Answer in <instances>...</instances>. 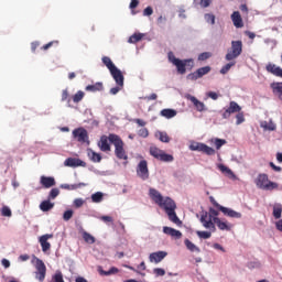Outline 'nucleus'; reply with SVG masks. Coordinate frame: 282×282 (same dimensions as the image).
Segmentation results:
<instances>
[{
  "label": "nucleus",
  "mask_w": 282,
  "mask_h": 282,
  "mask_svg": "<svg viewBox=\"0 0 282 282\" xmlns=\"http://www.w3.org/2000/svg\"><path fill=\"white\" fill-rule=\"evenodd\" d=\"M210 70H212L210 66L199 67L195 72L189 73L186 76V78H187V80L195 82V80L203 78L205 75L209 74Z\"/></svg>",
  "instance_id": "nucleus-9"
},
{
  "label": "nucleus",
  "mask_w": 282,
  "mask_h": 282,
  "mask_svg": "<svg viewBox=\"0 0 282 282\" xmlns=\"http://www.w3.org/2000/svg\"><path fill=\"white\" fill-rule=\"evenodd\" d=\"M110 134L106 135L102 134L98 141V148L101 152H110L111 145H110Z\"/></svg>",
  "instance_id": "nucleus-16"
},
{
  "label": "nucleus",
  "mask_w": 282,
  "mask_h": 282,
  "mask_svg": "<svg viewBox=\"0 0 282 282\" xmlns=\"http://www.w3.org/2000/svg\"><path fill=\"white\" fill-rule=\"evenodd\" d=\"M153 14V8L152 7H147L143 10V17H151Z\"/></svg>",
  "instance_id": "nucleus-61"
},
{
  "label": "nucleus",
  "mask_w": 282,
  "mask_h": 282,
  "mask_svg": "<svg viewBox=\"0 0 282 282\" xmlns=\"http://www.w3.org/2000/svg\"><path fill=\"white\" fill-rule=\"evenodd\" d=\"M218 216H219V212L210 207L209 213L208 212L202 213L199 221L205 229H209L210 232H216L217 228H216L214 218H218Z\"/></svg>",
  "instance_id": "nucleus-2"
},
{
  "label": "nucleus",
  "mask_w": 282,
  "mask_h": 282,
  "mask_svg": "<svg viewBox=\"0 0 282 282\" xmlns=\"http://www.w3.org/2000/svg\"><path fill=\"white\" fill-rule=\"evenodd\" d=\"M101 62L107 67L109 73L117 68V66L113 64L112 59L109 56H104L101 58Z\"/></svg>",
  "instance_id": "nucleus-34"
},
{
  "label": "nucleus",
  "mask_w": 282,
  "mask_h": 282,
  "mask_svg": "<svg viewBox=\"0 0 282 282\" xmlns=\"http://www.w3.org/2000/svg\"><path fill=\"white\" fill-rule=\"evenodd\" d=\"M196 235L199 239H210L212 238V231L207 230H196Z\"/></svg>",
  "instance_id": "nucleus-42"
},
{
  "label": "nucleus",
  "mask_w": 282,
  "mask_h": 282,
  "mask_svg": "<svg viewBox=\"0 0 282 282\" xmlns=\"http://www.w3.org/2000/svg\"><path fill=\"white\" fill-rule=\"evenodd\" d=\"M189 150L191 151H197V152H202L208 156L215 155L216 154V150L209 145H207L206 143H202V142H193L189 144Z\"/></svg>",
  "instance_id": "nucleus-7"
},
{
  "label": "nucleus",
  "mask_w": 282,
  "mask_h": 282,
  "mask_svg": "<svg viewBox=\"0 0 282 282\" xmlns=\"http://www.w3.org/2000/svg\"><path fill=\"white\" fill-rule=\"evenodd\" d=\"M54 238L53 234H44L40 236V246H42V251L47 252L51 249V243L48 242V239Z\"/></svg>",
  "instance_id": "nucleus-20"
},
{
  "label": "nucleus",
  "mask_w": 282,
  "mask_h": 282,
  "mask_svg": "<svg viewBox=\"0 0 282 282\" xmlns=\"http://www.w3.org/2000/svg\"><path fill=\"white\" fill-rule=\"evenodd\" d=\"M265 72L275 76V77L282 78V67L278 66L274 63H268L265 65Z\"/></svg>",
  "instance_id": "nucleus-19"
},
{
  "label": "nucleus",
  "mask_w": 282,
  "mask_h": 282,
  "mask_svg": "<svg viewBox=\"0 0 282 282\" xmlns=\"http://www.w3.org/2000/svg\"><path fill=\"white\" fill-rule=\"evenodd\" d=\"M165 22H166V17L160 15V17L156 19V24H158L159 26L164 25Z\"/></svg>",
  "instance_id": "nucleus-62"
},
{
  "label": "nucleus",
  "mask_w": 282,
  "mask_h": 282,
  "mask_svg": "<svg viewBox=\"0 0 282 282\" xmlns=\"http://www.w3.org/2000/svg\"><path fill=\"white\" fill-rule=\"evenodd\" d=\"M104 90V84L101 82H96L95 84L87 85L85 91L88 93H98Z\"/></svg>",
  "instance_id": "nucleus-28"
},
{
  "label": "nucleus",
  "mask_w": 282,
  "mask_h": 282,
  "mask_svg": "<svg viewBox=\"0 0 282 282\" xmlns=\"http://www.w3.org/2000/svg\"><path fill=\"white\" fill-rule=\"evenodd\" d=\"M254 184L258 188L263 191H274L279 188V184L270 181L267 173H259L254 180Z\"/></svg>",
  "instance_id": "nucleus-4"
},
{
  "label": "nucleus",
  "mask_w": 282,
  "mask_h": 282,
  "mask_svg": "<svg viewBox=\"0 0 282 282\" xmlns=\"http://www.w3.org/2000/svg\"><path fill=\"white\" fill-rule=\"evenodd\" d=\"M242 110L241 106L237 101H230L229 106L221 113L223 119H229L231 115L238 113Z\"/></svg>",
  "instance_id": "nucleus-11"
},
{
  "label": "nucleus",
  "mask_w": 282,
  "mask_h": 282,
  "mask_svg": "<svg viewBox=\"0 0 282 282\" xmlns=\"http://www.w3.org/2000/svg\"><path fill=\"white\" fill-rule=\"evenodd\" d=\"M122 88H123V86L117 85V86L110 88L109 93H110V95H113V96H115V95H117L119 91H121Z\"/></svg>",
  "instance_id": "nucleus-57"
},
{
  "label": "nucleus",
  "mask_w": 282,
  "mask_h": 282,
  "mask_svg": "<svg viewBox=\"0 0 282 282\" xmlns=\"http://www.w3.org/2000/svg\"><path fill=\"white\" fill-rule=\"evenodd\" d=\"M214 225L218 227L219 230L221 231H230L232 228V225L229 224L228 221L221 220L219 217H213Z\"/></svg>",
  "instance_id": "nucleus-23"
},
{
  "label": "nucleus",
  "mask_w": 282,
  "mask_h": 282,
  "mask_svg": "<svg viewBox=\"0 0 282 282\" xmlns=\"http://www.w3.org/2000/svg\"><path fill=\"white\" fill-rule=\"evenodd\" d=\"M185 98L193 102V106L196 109V111L203 112L206 110V105L203 101L198 100L195 96L187 94Z\"/></svg>",
  "instance_id": "nucleus-17"
},
{
  "label": "nucleus",
  "mask_w": 282,
  "mask_h": 282,
  "mask_svg": "<svg viewBox=\"0 0 282 282\" xmlns=\"http://www.w3.org/2000/svg\"><path fill=\"white\" fill-rule=\"evenodd\" d=\"M166 257H167L166 251L159 250V251H155V252H151L149 254V261L151 263L158 264V263H161Z\"/></svg>",
  "instance_id": "nucleus-15"
},
{
  "label": "nucleus",
  "mask_w": 282,
  "mask_h": 282,
  "mask_svg": "<svg viewBox=\"0 0 282 282\" xmlns=\"http://www.w3.org/2000/svg\"><path fill=\"white\" fill-rule=\"evenodd\" d=\"M87 156L93 163H100L102 160L101 154L95 152L93 149H87Z\"/></svg>",
  "instance_id": "nucleus-29"
},
{
  "label": "nucleus",
  "mask_w": 282,
  "mask_h": 282,
  "mask_svg": "<svg viewBox=\"0 0 282 282\" xmlns=\"http://www.w3.org/2000/svg\"><path fill=\"white\" fill-rule=\"evenodd\" d=\"M153 274L159 278V276H164L166 274L165 269H153Z\"/></svg>",
  "instance_id": "nucleus-55"
},
{
  "label": "nucleus",
  "mask_w": 282,
  "mask_h": 282,
  "mask_svg": "<svg viewBox=\"0 0 282 282\" xmlns=\"http://www.w3.org/2000/svg\"><path fill=\"white\" fill-rule=\"evenodd\" d=\"M138 135L141 138H148L149 137V130L148 128H141L138 131Z\"/></svg>",
  "instance_id": "nucleus-56"
},
{
  "label": "nucleus",
  "mask_w": 282,
  "mask_h": 282,
  "mask_svg": "<svg viewBox=\"0 0 282 282\" xmlns=\"http://www.w3.org/2000/svg\"><path fill=\"white\" fill-rule=\"evenodd\" d=\"M261 128L268 131H275L276 130V124L273 121H263L261 123Z\"/></svg>",
  "instance_id": "nucleus-41"
},
{
  "label": "nucleus",
  "mask_w": 282,
  "mask_h": 282,
  "mask_svg": "<svg viewBox=\"0 0 282 282\" xmlns=\"http://www.w3.org/2000/svg\"><path fill=\"white\" fill-rule=\"evenodd\" d=\"M74 204L76 208H80L84 206L85 200L83 198H75Z\"/></svg>",
  "instance_id": "nucleus-60"
},
{
  "label": "nucleus",
  "mask_w": 282,
  "mask_h": 282,
  "mask_svg": "<svg viewBox=\"0 0 282 282\" xmlns=\"http://www.w3.org/2000/svg\"><path fill=\"white\" fill-rule=\"evenodd\" d=\"M163 234L172 237V238H175V239H181L183 234L181 230H177L173 227H169V226H163Z\"/></svg>",
  "instance_id": "nucleus-25"
},
{
  "label": "nucleus",
  "mask_w": 282,
  "mask_h": 282,
  "mask_svg": "<svg viewBox=\"0 0 282 282\" xmlns=\"http://www.w3.org/2000/svg\"><path fill=\"white\" fill-rule=\"evenodd\" d=\"M74 216V210L73 209H68L66 212H64V220L65 221H69Z\"/></svg>",
  "instance_id": "nucleus-52"
},
{
  "label": "nucleus",
  "mask_w": 282,
  "mask_h": 282,
  "mask_svg": "<svg viewBox=\"0 0 282 282\" xmlns=\"http://www.w3.org/2000/svg\"><path fill=\"white\" fill-rule=\"evenodd\" d=\"M234 66H236V61H230L229 63H227L226 65H224V66L220 68L219 73H220L221 75H226V74L229 73V70H230Z\"/></svg>",
  "instance_id": "nucleus-37"
},
{
  "label": "nucleus",
  "mask_w": 282,
  "mask_h": 282,
  "mask_svg": "<svg viewBox=\"0 0 282 282\" xmlns=\"http://www.w3.org/2000/svg\"><path fill=\"white\" fill-rule=\"evenodd\" d=\"M90 198H91L93 203L99 204L104 200V193L102 192H96V193L91 194Z\"/></svg>",
  "instance_id": "nucleus-39"
},
{
  "label": "nucleus",
  "mask_w": 282,
  "mask_h": 282,
  "mask_svg": "<svg viewBox=\"0 0 282 282\" xmlns=\"http://www.w3.org/2000/svg\"><path fill=\"white\" fill-rule=\"evenodd\" d=\"M272 215L275 219H281V217H282V205L273 206Z\"/></svg>",
  "instance_id": "nucleus-43"
},
{
  "label": "nucleus",
  "mask_w": 282,
  "mask_h": 282,
  "mask_svg": "<svg viewBox=\"0 0 282 282\" xmlns=\"http://www.w3.org/2000/svg\"><path fill=\"white\" fill-rule=\"evenodd\" d=\"M109 142L115 147V155L118 160H128V153L124 149V142L120 135L116 133H109Z\"/></svg>",
  "instance_id": "nucleus-3"
},
{
  "label": "nucleus",
  "mask_w": 282,
  "mask_h": 282,
  "mask_svg": "<svg viewBox=\"0 0 282 282\" xmlns=\"http://www.w3.org/2000/svg\"><path fill=\"white\" fill-rule=\"evenodd\" d=\"M158 135H159V140H160L161 142H163V143H169V142H170V137H169V134H167L166 132L160 131V132L158 133Z\"/></svg>",
  "instance_id": "nucleus-48"
},
{
  "label": "nucleus",
  "mask_w": 282,
  "mask_h": 282,
  "mask_svg": "<svg viewBox=\"0 0 282 282\" xmlns=\"http://www.w3.org/2000/svg\"><path fill=\"white\" fill-rule=\"evenodd\" d=\"M212 143H214L216 150H220L225 144H227V140L215 138V139H212Z\"/></svg>",
  "instance_id": "nucleus-40"
},
{
  "label": "nucleus",
  "mask_w": 282,
  "mask_h": 282,
  "mask_svg": "<svg viewBox=\"0 0 282 282\" xmlns=\"http://www.w3.org/2000/svg\"><path fill=\"white\" fill-rule=\"evenodd\" d=\"M167 59L171 64L175 65L176 61H178L180 58H177L173 52H169L167 53Z\"/></svg>",
  "instance_id": "nucleus-53"
},
{
  "label": "nucleus",
  "mask_w": 282,
  "mask_h": 282,
  "mask_svg": "<svg viewBox=\"0 0 282 282\" xmlns=\"http://www.w3.org/2000/svg\"><path fill=\"white\" fill-rule=\"evenodd\" d=\"M212 57V53L209 52H203L198 55V61L205 62Z\"/></svg>",
  "instance_id": "nucleus-51"
},
{
  "label": "nucleus",
  "mask_w": 282,
  "mask_h": 282,
  "mask_svg": "<svg viewBox=\"0 0 282 282\" xmlns=\"http://www.w3.org/2000/svg\"><path fill=\"white\" fill-rule=\"evenodd\" d=\"M87 184L84 182L77 183V184H62L59 185V187L62 189H66V191H76L78 188L85 187Z\"/></svg>",
  "instance_id": "nucleus-31"
},
{
  "label": "nucleus",
  "mask_w": 282,
  "mask_h": 282,
  "mask_svg": "<svg viewBox=\"0 0 282 282\" xmlns=\"http://www.w3.org/2000/svg\"><path fill=\"white\" fill-rule=\"evenodd\" d=\"M40 184L44 187V188H51L53 186L56 185V181L53 176H45L42 175L40 177Z\"/></svg>",
  "instance_id": "nucleus-26"
},
{
  "label": "nucleus",
  "mask_w": 282,
  "mask_h": 282,
  "mask_svg": "<svg viewBox=\"0 0 282 282\" xmlns=\"http://www.w3.org/2000/svg\"><path fill=\"white\" fill-rule=\"evenodd\" d=\"M149 197L160 208L164 209L167 218L171 223L175 225H182V220L176 214V203L171 197H163L160 191L156 188H149Z\"/></svg>",
  "instance_id": "nucleus-1"
},
{
  "label": "nucleus",
  "mask_w": 282,
  "mask_h": 282,
  "mask_svg": "<svg viewBox=\"0 0 282 282\" xmlns=\"http://www.w3.org/2000/svg\"><path fill=\"white\" fill-rule=\"evenodd\" d=\"M160 115L166 119H172L177 116V111L175 109L165 108L160 111Z\"/></svg>",
  "instance_id": "nucleus-32"
},
{
  "label": "nucleus",
  "mask_w": 282,
  "mask_h": 282,
  "mask_svg": "<svg viewBox=\"0 0 282 282\" xmlns=\"http://www.w3.org/2000/svg\"><path fill=\"white\" fill-rule=\"evenodd\" d=\"M53 282H65L62 273H55L53 275Z\"/></svg>",
  "instance_id": "nucleus-59"
},
{
  "label": "nucleus",
  "mask_w": 282,
  "mask_h": 282,
  "mask_svg": "<svg viewBox=\"0 0 282 282\" xmlns=\"http://www.w3.org/2000/svg\"><path fill=\"white\" fill-rule=\"evenodd\" d=\"M217 169H219V171L227 176L228 178L236 181L237 180V175L235 174V172L228 167L227 165L219 163L217 164Z\"/></svg>",
  "instance_id": "nucleus-22"
},
{
  "label": "nucleus",
  "mask_w": 282,
  "mask_h": 282,
  "mask_svg": "<svg viewBox=\"0 0 282 282\" xmlns=\"http://www.w3.org/2000/svg\"><path fill=\"white\" fill-rule=\"evenodd\" d=\"M110 75L113 78L117 86L123 87L124 86V76L122 72L116 67L115 69L110 70Z\"/></svg>",
  "instance_id": "nucleus-18"
},
{
  "label": "nucleus",
  "mask_w": 282,
  "mask_h": 282,
  "mask_svg": "<svg viewBox=\"0 0 282 282\" xmlns=\"http://www.w3.org/2000/svg\"><path fill=\"white\" fill-rule=\"evenodd\" d=\"M98 272L100 275L109 276L112 274H117L119 272V269H117V267H111L108 271H104V269L99 268Z\"/></svg>",
  "instance_id": "nucleus-36"
},
{
  "label": "nucleus",
  "mask_w": 282,
  "mask_h": 282,
  "mask_svg": "<svg viewBox=\"0 0 282 282\" xmlns=\"http://www.w3.org/2000/svg\"><path fill=\"white\" fill-rule=\"evenodd\" d=\"M0 214L2 217H12V210L9 206L4 205L2 208H0Z\"/></svg>",
  "instance_id": "nucleus-45"
},
{
  "label": "nucleus",
  "mask_w": 282,
  "mask_h": 282,
  "mask_svg": "<svg viewBox=\"0 0 282 282\" xmlns=\"http://www.w3.org/2000/svg\"><path fill=\"white\" fill-rule=\"evenodd\" d=\"M270 88L275 97L282 101V82H273L270 84Z\"/></svg>",
  "instance_id": "nucleus-27"
},
{
  "label": "nucleus",
  "mask_w": 282,
  "mask_h": 282,
  "mask_svg": "<svg viewBox=\"0 0 282 282\" xmlns=\"http://www.w3.org/2000/svg\"><path fill=\"white\" fill-rule=\"evenodd\" d=\"M46 276V267L43 262V260H35V279H37L40 282H43Z\"/></svg>",
  "instance_id": "nucleus-13"
},
{
  "label": "nucleus",
  "mask_w": 282,
  "mask_h": 282,
  "mask_svg": "<svg viewBox=\"0 0 282 282\" xmlns=\"http://www.w3.org/2000/svg\"><path fill=\"white\" fill-rule=\"evenodd\" d=\"M209 202H210V204H212L214 207H216L218 210H220V207H223V205H220V204L215 199L214 196H209Z\"/></svg>",
  "instance_id": "nucleus-58"
},
{
  "label": "nucleus",
  "mask_w": 282,
  "mask_h": 282,
  "mask_svg": "<svg viewBox=\"0 0 282 282\" xmlns=\"http://www.w3.org/2000/svg\"><path fill=\"white\" fill-rule=\"evenodd\" d=\"M219 212H221L224 214V216H227L229 218L240 219L242 217L241 213L236 212L235 209L229 208V207H225V206H221Z\"/></svg>",
  "instance_id": "nucleus-24"
},
{
  "label": "nucleus",
  "mask_w": 282,
  "mask_h": 282,
  "mask_svg": "<svg viewBox=\"0 0 282 282\" xmlns=\"http://www.w3.org/2000/svg\"><path fill=\"white\" fill-rule=\"evenodd\" d=\"M55 204L53 202L48 199H44L42 200V203H40V210L47 213L50 210H52L54 208Z\"/></svg>",
  "instance_id": "nucleus-30"
},
{
  "label": "nucleus",
  "mask_w": 282,
  "mask_h": 282,
  "mask_svg": "<svg viewBox=\"0 0 282 282\" xmlns=\"http://www.w3.org/2000/svg\"><path fill=\"white\" fill-rule=\"evenodd\" d=\"M140 1L139 0H131L130 4H129V9L134 10L139 7Z\"/></svg>",
  "instance_id": "nucleus-63"
},
{
  "label": "nucleus",
  "mask_w": 282,
  "mask_h": 282,
  "mask_svg": "<svg viewBox=\"0 0 282 282\" xmlns=\"http://www.w3.org/2000/svg\"><path fill=\"white\" fill-rule=\"evenodd\" d=\"M204 19H205V21H206L207 23H209L210 25H215V23H216V17H215V14H213V13H206V14L204 15Z\"/></svg>",
  "instance_id": "nucleus-46"
},
{
  "label": "nucleus",
  "mask_w": 282,
  "mask_h": 282,
  "mask_svg": "<svg viewBox=\"0 0 282 282\" xmlns=\"http://www.w3.org/2000/svg\"><path fill=\"white\" fill-rule=\"evenodd\" d=\"M83 239L88 245H94L96 242V238L88 231H83Z\"/></svg>",
  "instance_id": "nucleus-38"
},
{
  "label": "nucleus",
  "mask_w": 282,
  "mask_h": 282,
  "mask_svg": "<svg viewBox=\"0 0 282 282\" xmlns=\"http://www.w3.org/2000/svg\"><path fill=\"white\" fill-rule=\"evenodd\" d=\"M150 155L164 163H171L174 161V156L172 154L166 153L158 147H150Z\"/></svg>",
  "instance_id": "nucleus-6"
},
{
  "label": "nucleus",
  "mask_w": 282,
  "mask_h": 282,
  "mask_svg": "<svg viewBox=\"0 0 282 282\" xmlns=\"http://www.w3.org/2000/svg\"><path fill=\"white\" fill-rule=\"evenodd\" d=\"M174 66L176 67L177 74L185 75L186 67L188 66L189 69H192L194 66V62L192 59H178V61H175Z\"/></svg>",
  "instance_id": "nucleus-12"
},
{
  "label": "nucleus",
  "mask_w": 282,
  "mask_h": 282,
  "mask_svg": "<svg viewBox=\"0 0 282 282\" xmlns=\"http://www.w3.org/2000/svg\"><path fill=\"white\" fill-rule=\"evenodd\" d=\"M85 97V93L83 90H78L75 95H73V102L79 104Z\"/></svg>",
  "instance_id": "nucleus-44"
},
{
  "label": "nucleus",
  "mask_w": 282,
  "mask_h": 282,
  "mask_svg": "<svg viewBox=\"0 0 282 282\" xmlns=\"http://www.w3.org/2000/svg\"><path fill=\"white\" fill-rule=\"evenodd\" d=\"M275 228H276V230H279L280 232H282V219H279V220L275 223Z\"/></svg>",
  "instance_id": "nucleus-64"
},
{
  "label": "nucleus",
  "mask_w": 282,
  "mask_h": 282,
  "mask_svg": "<svg viewBox=\"0 0 282 282\" xmlns=\"http://www.w3.org/2000/svg\"><path fill=\"white\" fill-rule=\"evenodd\" d=\"M184 245L187 250L191 252H200V248L197 247L193 241H191L188 238L184 239Z\"/></svg>",
  "instance_id": "nucleus-33"
},
{
  "label": "nucleus",
  "mask_w": 282,
  "mask_h": 282,
  "mask_svg": "<svg viewBox=\"0 0 282 282\" xmlns=\"http://www.w3.org/2000/svg\"><path fill=\"white\" fill-rule=\"evenodd\" d=\"M230 19L236 29H242L245 26L243 19L239 11H234L230 15Z\"/></svg>",
  "instance_id": "nucleus-21"
},
{
  "label": "nucleus",
  "mask_w": 282,
  "mask_h": 282,
  "mask_svg": "<svg viewBox=\"0 0 282 282\" xmlns=\"http://www.w3.org/2000/svg\"><path fill=\"white\" fill-rule=\"evenodd\" d=\"M59 193L61 191L57 187L51 188V193H48V199H55V197H57Z\"/></svg>",
  "instance_id": "nucleus-50"
},
{
  "label": "nucleus",
  "mask_w": 282,
  "mask_h": 282,
  "mask_svg": "<svg viewBox=\"0 0 282 282\" xmlns=\"http://www.w3.org/2000/svg\"><path fill=\"white\" fill-rule=\"evenodd\" d=\"M59 42L58 41H51L44 45H42V51H48L51 47L58 46Z\"/></svg>",
  "instance_id": "nucleus-49"
},
{
  "label": "nucleus",
  "mask_w": 282,
  "mask_h": 282,
  "mask_svg": "<svg viewBox=\"0 0 282 282\" xmlns=\"http://www.w3.org/2000/svg\"><path fill=\"white\" fill-rule=\"evenodd\" d=\"M143 36L144 35L142 33H133L132 35L129 36L128 43L129 44H137L140 41H142Z\"/></svg>",
  "instance_id": "nucleus-35"
},
{
  "label": "nucleus",
  "mask_w": 282,
  "mask_h": 282,
  "mask_svg": "<svg viewBox=\"0 0 282 282\" xmlns=\"http://www.w3.org/2000/svg\"><path fill=\"white\" fill-rule=\"evenodd\" d=\"M246 121V118H245V113L243 111H238L237 115H236V124L237 126H240L241 123H243Z\"/></svg>",
  "instance_id": "nucleus-47"
},
{
  "label": "nucleus",
  "mask_w": 282,
  "mask_h": 282,
  "mask_svg": "<svg viewBox=\"0 0 282 282\" xmlns=\"http://www.w3.org/2000/svg\"><path fill=\"white\" fill-rule=\"evenodd\" d=\"M73 138H75L78 143H86L87 145L90 144L88 131L83 127H79L73 131Z\"/></svg>",
  "instance_id": "nucleus-8"
},
{
  "label": "nucleus",
  "mask_w": 282,
  "mask_h": 282,
  "mask_svg": "<svg viewBox=\"0 0 282 282\" xmlns=\"http://www.w3.org/2000/svg\"><path fill=\"white\" fill-rule=\"evenodd\" d=\"M64 166L66 167H86L87 163L79 158H67L64 161Z\"/></svg>",
  "instance_id": "nucleus-14"
},
{
  "label": "nucleus",
  "mask_w": 282,
  "mask_h": 282,
  "mask_svg": "<svg viewBox=\"0 0 282 282\" xmlns=\"http://www.w3.org/2000/svg\"><path fill=\"white\" fill-rule=\"evenodd\" d=\"M243 52V42L241 40L231 41V46L227 50L225 55L226 62L236 61L239 56H241Z\"/></svg>",
  "instance_id": "nucleus-5"
},
{
  "label": "nucleus",
  "mask_w": 282,
  "mask_h": 282,
  "mask_svg": "<svg viewBox=\"0 0 282 282\" xmlns=\"http://www.w3.org/2000/svg\"><path fill=\"white\" fill-rule=\"evenodd\" d=\"M137 175L142 180L147 181L150 177L148 161L141 160L137 165Z\"/></svg>",
  "instance_id": "nucleus-10"
},
{
  "label": "nucleus",
  "mask_w": 282,
  "mask_h": 282,
  "mask_svg": "<svg viewBox=\"0 0 282 282\" xmlns=\"http://www.w3.org/2000/svg\"><path fill=\"white\" fill-rule=\"evenodd\" d=\"M70 104L72 99L69 98V93L67 89L62 90V101H67Z\"/></svg>",
  "instance_id": "nucleus-54"
}]
</instances>
